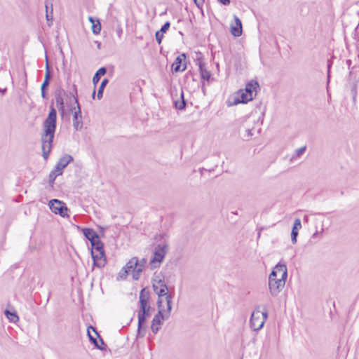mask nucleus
Masks as SVG:
<instances>
[{"mask_svg": "<svg viewBox=\"0 0 359 359\" xmlns=\"http://www.w3.org/2000/svg\"><path fill=\"white\" fill-rule=\"evenodd\" d=\"M56 110L51 107L48 117L43 122V133L41 135L42 151L44 159H47L52 149V142L56 128Z\"/></svg>", "mask_w": 359, "mask_h": 359, "instance_id": "nucleus-1", "label": "nucleus"}, {"mask_svg": "<svg viewBox=\"0 0 359 359\" xmlns=\"http://www.w3.org/2000/svg\"><path fill=\"white\" fill-rule=\"evenodd\" d=\"M147 264L146 259L143 258L138 260L136 257H132L120 271L118 276L121 278H125L126 276L131 273L135 280H138Z\"/></svg>", "mask_w": 359, "mask_h": 359, "instance_id": "nucleus-2", "label": "nucleus"}, {"mask_svg": "<svg viewBox=\"0 0 359 359\" xmlns=\"http://www.w3.org/2000/svg\"><path fill=\"white\" fill-rule=\"evenodd\" d=\"M167 309L165 310L163 307H158V311L154 316L152 321L151 329V331L156 334L161 329V325L162 324V321L165 320H168L170 316V313L172 311L171 306V298L170 297H167Z\"/></svg>", "mask_w": 359, "mask_h": 359, "instance_id": "nucleus-3", "label": "nucleus"}, {"mask_svg": "<svg viewBox=\"0 0 359 359\" xmlns=\"http://www.w3.org/2000/svg\"><path fill=\"white\" fill-rule=\"evenodd\" d=\"M153 289L155 293L158 295L157 306H163V298L165 297L167 302V297H170L172 299L170 294L168 293V287L163 279L160 276H156L152 280Z\"/></svg>", "mask_w": 359, "mask_h": 359, "instance_id": "nucleus-4", "label": "nucleus"}, {"mask_svg": "<svg viewBox=\"0 0 359 359\" xmlns=\"http://www.w3.org/2000/svg\"><path fill=\"white\" fill-rule=\"evenodd\" d=\"M285 272L283 273L282 277L278 278L275 276V272L271 271L269 276V288L272 296H277L283 289L286 283Z\"/></svg>", "mask_w": 359, "mask_h": 359, "instance_id": "nucleus-5", "label": "nucleus"}, {"mask_svg": "<svg viewBox=\"0 0 359 359\" xmlns=\"http://www.w3.org/2000/svg\"><path fill=\"white\" fill-rule=\"evenodd\" d=\"M267 318L266 311H260L259 309H256L252 313L250 320L251 328L255 331L262 329Z\"/></svg>", "mask_w": 359, "mask_h": 359, "instance_id": "nucleus-6", "label": "nucleus"}, {"mask_svg": "<svg viewBox=\"0 0 359 359\" xmlns=\"http://www.w3.org/2000/svg\"><path fill=\"white\" fill-rule=\"evenodd\" d=\"M168 250V245L167 244L163 243L158 245V246L155 248L154 257L150 261L151 269H155L159 266L160 263H161L163 260Z\"/></svg>", "mask_w": 359, "mask_h": 359, "instance_id": "nucleus-7", "label": "nucleus"}, {"mask_svg": "<svg viewBox=\"0 0 359 359\" xmlns=\"http://www.w3.org/2000/svg\"><path fill=\"white\" fill-rule=\"evenodd\" d=\"M252 100V96L245 93L243 90H238L233 96L227 101L229 107L234 106L240 103H246Z\"/></svg>", "mask_w": 359, "mask_h": 359, "instance_id": "nucleus-8", "label": "nucleus"}, {"mask_svg": "<svg viewBox=\"0 0 359 359\" xmlns=\"http://www.w3.org/2000/svg\"><path fill=\"white\" fill-rule=\"evenodd\" d=\"M48 205L55 214H58L62 217H65L67 215L68 209L60 201L57 199L50 200Z\"/></svg>", "mask_w": 359, "mask_h": 359, "instance_id": "nucleus-9", "label": "nucleus"}, {"mask_svg": "<svg viewBox=\"0 0 359 359\" xmlns=\"http://www.w3.org/2000/svg\"><path fill=\"white\" fill-rule=\"evenodd\" d=\"M74 102L76 104V110L74 111L73 115V127L76 130H79L83 127L82 116L80 105L79 104L77 98L74 94H72Z\"/></svg>", "mask_w": 359, "mask_h": 359, "instance_id": "nucleus-10", "label": "nucleus"}, {"mask_svg": "<svg viewBox=\"0 0 359 359\" xmlns=\"http://www.w3.org/2000/svg\"><path fill=\"white\" fill-rule=\"evenodd\" d=\"M185 59L186 55L184 53L177 56L172 65V71L173 72H184L187 68Z\"/></svg>", "mask_w": 359, "mask_h": 359, "instance_id": "nucleus-11", "label": "nucleus"}, {"mask_svg": "<svg viewBox=\"0 0 359 359\" xmlns=\"http://www.w3.org/2000/svg\"><path fill=\"white\" fill-rule=\"evenodd\" d=\"M91 255H92V258L93 259V263H94L95 266H96L99 268H102V267L104 266V265L106 264V262H107L104 250L97 252L91 251Z\"/></svg>", "mask_w": 359, "mask_h": 359, "instance_id": "nucleus-12", "label": "nucleus"}, {"mask_svg": "<svg viewBox=\"0 0 359 359\" xmlns=\"http://www.w3.org/2000/svg\"><path fill=\"white\" fill-rule=\"evenodd\" d=\"M72 161L73 158L71 155L65 154L60 158L58 163L55 165L54 170H55L57 174L62 175L63 169L66 168V166Z\"/></svg>", "mask_w": 359, "mask_h": 359, "instance_id": "nucleus-13", "label": "nucleus"}, {"mask_svg": "<svg viewBox=\"0 0 359 359\" xmlns=\"http://www.w3.org/2000/svg\"><path fill=\"white\" fill-rule=\"evenodd\" d=\"M149 299V293L145 289H142L140 293V310L142 312H149L150 306L147 305Z\"/></svg>", "mask_w": 359, "mask_h": 359, "instance_id": "nucleus-14", "label": "nucleus"}, {"mask_svg": "<svg viewBox=\"0 0 359 359\" xmlns=\"http://www.w3.org/2000/svg\"><path fill=\"white\" fill-rule=\"evenodd\" d=\"M196 60L198 61L197 64L199 67L200 74H201V78L204 80L209 81V79H210V76H211V74L206 69L205 64L203 62V60L201 58V55H197Z\"/></svg>", "mask_w": 359, "mask_h": 359, "instance_id": "nucleus-15", "label": "nucleus"}, {"mask_svg": "<svg viewBox=\"0 0 359 359\" xmlns=\"http://www.w3.org/2000/svg\"><path fill=\"white\" fill-rule=\"evenodd\" d=\"M231 32L234 36H239L242 34L241 20L236 15H234V25H231Z\"/></svg>", "mask_w": 359, "mask_h": 359, "instance_id": "nucleus-16", "label": "nucleus"}, {"mask_svg": "<svg viewBox=\"0 0 359 359\" xmlns=\"http://www.w3.org/2000/svg\"><path fill=\"white\" fill-rule=\"evenodd\" d=\"M272 271L275 272V276L278 278L282 277L283 273L285 272L286 278H287V269L285 264L279 262L274 266Z\"/></svg>", "mask_w": 359, "mask_h": 359, "instance_id": "nucleus-17", "label": "nucleus"}, {"mask_svg": "<svg viewBox=\"0 0 359 359\" xmlns=\"http://www.w3.org/2000/svg\"><path fill=\"white\" fill-rule=\"evenodd\" d=\"M302 228L301 220L299 218L294 219V225L291 232V240L292 243L297 242V236L298 235V230Z\"/></svg>", "mask_w": 359, "mask_h": 359, "instance_id": "nucleus-18", "label": "nucleus"}, {"mask_svg": "<svg viewBox=\"0 0 359 359\" xmlns=\"http://www.w3.org/2000/svg\"><path fill=\"white\" fill-rule=\"evenodd\" d=\"M65 94V92L62 89L57 90L55 93V103L59 110H64L63 95Z\"/></svg>", "mask_w": 359, "mask_h": 359, "instance_id": "nucleus-19", "label": "nucleus"}, {"mask_svg": "<svg viewBox=\"0 0 359 359\" xmlns=\"http://www.w3.org/2000/svg\"><path fill=\"white\" fill-rule=\"evenodd\" d=\"M149 315L148 311L142 312L141 311H139L138 313V328H137V334L140 335L141 337H143L144 334H141V328L142 325L146 321L147 317H148Z\"/></svg>", "mask_w": 359, "mask_h": 359, "instance_id": "nucleus-20", "label": "nucleus"}, {"mask_svg": "<svg viewBox=\"0 0 359 359\" xmlns=\"http://www.w3.org/2000/svg\"><path fill=\"white\" fill-rule=\"evenodd\" d=\"M259 87V84L257 81H251L247 83L245 88L243 90L245 93L249 94L253 97L254 91Z\"/></svg>", "mask_w": 359, "mask_h": 359, "instance_id": "nucleus-21", "label": "nucleus"}, {"mask_svg": "<svg viewBox=\"0 0 359 359\" xmlns=\"http://www.w3.org/2000/svg\"><path fill=\"white\" fill-rule=\"evenodd\" d=\"M89 21L92 24V31L94 34H99L101 31V24L98 19H95L92 16H89Z\"/></svg>", "mask_w": 359, "mask_h": 359, "instance_id": "nucleus-22", "label": "nucleus"}, {"mask_svg": "<svg viewBox=\"0 0 359 359\" xmlns=\"http://www.w3.org/2000/svg\"><path fill=\"white\" fill-rule=\"evenodd\" d=\"M83 233L85 237L91 242L98 238L97 234L95 231L91 229L85 228L83 229Z\"/></svg>", "mask_w": 359, "mask_h": 359, "instance_id": "nucleus-23", "label": "nucleus"}, {"mask_svg": "<svg viewBox=\"0 0 359 359\" xmlns=\"http://www.w3.org/2000/svg\"><path fill=\"white\" fill-rule=\"evenodd\" d=\"M306 146H303L299 149H297L290 159V163H293L295 161H297L298 158H301L302 156L306 151Z\"/></svg>", "mask_w": 359, "mask_h": 359, "instance_id": "nucleus-24", "label": "nucleus"}, {"mask_svg": "<svg viewBox=\"0 0 359 359\" xmlns=\"http://www.w3.org/2000/svg\"><path fill=\"white\" fill-rule=\"evenodd\" d=\"M106 72L107 69L105 67H101L97 71L93 78V83L95 86L99 82L101 76L104 75Z\"/></svg>", "mask_w": 359, "mask_h": 359, "instance_id": "nucleus-25", "label": "nucleus"}, {"mask_svg": "<svg viewBox=\"0 0 359 359\" xmlns=\"http://www.w3.org/2000/svg\"><path fill=\"white\" fill-rule=\"evenodd\" d=\"M93 247L92 251L95 252L104 251L103 243L100 241L99 238L91 242Z\"/></svg>", "mask_w": 359, "mask_h": 359, "instance_id": "nucleus-26", "label": "nucleus"}, {"mask_svg": "<svg viewBox=\"0 0 359 359\" xmlns=\"http://www.w3.org/2000/svg\"><path fill=\"white\" fill-rule=\"evenodd\" d=\"M89 329H92V330H93V331L95 333V334H96L97 336H98V337H99L98 333L97 332L96 330H95L94 327H93L92 326H90V327L88 328V337H89L90 341H91V342L95 345V347H97V348H99V349H101V350H102V348L99 345V344H98V342H97V341L96 338L93 337L90 334Z\"/></svg>", "mask_w": 359, "mask_h": 359, "instance_id": "nucleus-27", "label": "nucleus"}, {"mask_svg": "<svg viewBox=\"0 0 359 359\" xmlns=\"http://www.w3.org/2000/svg\"><path fill=\"white\" fill-rule=\"evenodd\" d=\"M5 315L7 317V318L12 323H16L19 320V317L16 312H11L8 310L5 311Z\"/></svg>", "mask_w": 359, "mask_h": 359, "instance_id": "nucleus-28", "label": "nucleus"}, {"mask_svg": "<svg viewBox=\"0 0 359 359\" xmlns=\"http://www.w3.org/2000/svg\"><path fill=\"white\" fill-rule=\"evenodd\" d=\"M108 83L109 80L107 79H104L102 81L97 94L98 100L102 97L104 89Z\"/></svg>", "mask_w": 359, "mask_h": 359, "instance_id": "nucleus-29", "label": "nucleus"}, {"mask_svg": "<svg viewBox=\"0 0 359 359\" xmlns=\"http://www.w3.org/2000/svg\"><path fill=\"white\" fill-rule=\"evenodd\" d=\"M181 98H182V100L181 101H176L175 104V107L177 109H180V110H182L183 109L185 106H186V102L184 100V93L182 91L181 92V95H180Z\"/></svg>", "mask_w": 359, "mask_h": 359, "instance_id": "nucleus-30", "label": "nucleus"}, {"mask_svg": "<svg viewBox=\"0 0 359 359\" xmlns=\"http://www.w3.org/2000/svg\"><path fill=\"white\" fill-rule=\"evenodd\" d=\"M351 94L353 97V102H355L357 95H358V86L357 83L355 82L352 84L351 88Z\"/></svg>", "mask_w": 359, "mask_h": 359, "instance_id": "nucleus-31", "label": "nucleus"}, {"mask_svg": "<svg viewBox=\"0 0 359 359\" xmlns=\"http://www.w3.org/2000/svg\"><path fill=\"white\" fill-rule=\"evenodd\" d=\"M60 175V174H57V172L55 171V170H52L50 174H49V176H48V182H49V184H51L53 186V183H54V181L55 180V178Z\"/></svg>", "mask_w": 359, "mask_h": 359, "instance_id": "nucleus-32", "label": "nucleus"}, {"mask_svg": "<svg viewBox=\"0 0 359 359\" xmlns=\"http://www.w3.org/2000/svg\"><path fill=\"white\" fill-rule=\"evenodd\" d=\"M46 20L48 21L52 20H53V8H51V11L49 13L48 11V5L46 4Z\"/></svg>", "mask_w": 359, "mask_h": 359, "instance_id": "nucleus-33", "label": "nucleus"}, {"mask_svg": "<svg viewBox=\"0 0 359 359\" xmlns=\"http://www.w3.org/2000/svg\"><path fill=\"white\" fill-rule=\"evenodd\" d=\"M163 33L158 31L156 33V40L158 43H161L163 39Z\"/></svg>", "mask_w": 359, "mask_h": 359, "instance_id": "nucleus-34", "label": "nucleus"}, {"mask_svg": "<svg viewBox=\"0 0 359 359\" xmlns=\"http://www.w3.org/2000/svg\"><path fill=\"white\" fill-rule=\"evenodd\" d=\"M50 79V73L48 65H46V74H45V79H44V81H46L49 82Z\"/></svg>", "mask_w": 359, "mask_h": 359, "instance_id": "nucleus-35", "label": "nucleus"}, {"mask_svg": "<svg viewBox=\"0 0 359 359\" xmlns=\"http://www.w3.org/2000/svg\"><path fill=\"white\" fill-rule=\"evenodd\" d=\"M170 22H166L161 27V29L159 30V32H162V33H165L170 27Z\"/></svg>", "mask_w": 359, "mask_h": 359, "instance_id": "nucleus-36", "label": "nucleus"}, {"mask_svg": "<svg viewBox=\"0 0 359 359\" xmlns=\"http://www.w3.org/2000/svg\"><path fill=\"white\" fill-rule=\"evenodd\" d=\"M122 29L120 26H117L116 28V32L117 34L118 37H121V35L122 34Z\"/></svg>", "mask_w": 359, "mask_h": 359, "instance_id": "nucleus-37", "label": "nucleus"}, {"mask_svg": "<svg viewBox=\"0 0 359 359\" xmlns=\"http://www.w3.org/2000/svg\"><path fill=\"white\" fill-rule=\"evenodd\" d=\"M196 5L200 8L201 6H203V3H204V0H194Z\"/></svg>", "mask_w": 359, "mask_h": 359, "instance_id": "nucleus-38", "label": "nucleus"}, {"mask_svg": "<svg viewBox=\"0 0 359 359\" xmlns=\"http://www.w3.org/2000/svg\"><path fill=\"white\" fill-rule=\"evenodd\" d=\"M246 135H245V137H250L252 136V130L250 129H247L245 130Z\"/></svg>", "mask_w": 359, "mask_h": 359, "instance_id": "nucleus-39", "label": "nucleus"}, {"mask_svg": "<svg viewBox=\"0 0 359 359\" xmlns=\"http://www.w3.org/2000/svg\"><path fill=\"white\" fill-rule=\"evenodd\" d=\"M218 1L225 6L230 4V0H218Z\"/></svg>", "mask_w": 359, "mask_h": 359, "instance_id": "nucleus-40", "label": "nucleus"}, {"mask_svg": "<svg viewBox=\"0 0 359 359\" xmlns=\"http://www.w3.org/2000/svg\"><path fill=\"white\" fill-rule=\"evenodd\" d=\"M49 85V82L46 81H43L41 89L45 90V88Z\"/></svg>", "mask_w": 359, "mask_h": 359, "instance_id": "nucleus-41", "label": "nucleus"}, {"mask_svg": "<svg viewBox=\"0 0 359 359\" xmlns=\"http://www.w3.org/2000/svg\"><path fill=\"white\" fill-rule=\"evenodd\" d=\"M41 96H42V97L44 98V99H46L47 97H46V94L45 93V90H43V89H41Z\"/></svg>", "mask_w": 359, "mask_h": 359, "instance_id": "nucleus-42", "label": "nucleus"}, {"mask_svg": "<svg viewBox=\"0 0 359 359\" xmlns=\"http://www.w3.org/2000/svg\"><path fill=\"white\" fill-rule=\"evenodd\" d=\"M323 229H322V231L320 232H318V231H316V233H313V236L315 237V236H318V235L319 234H322L323 233Z\"/></svg>", "mask_w": 359, "mask_h": 359, "instance_id": "nucleus-43", "label": "nucleus"}, {"mask_svg": "<svg viewBox=\"0 0 359 359\" xmlns=\"http://www.w3.org/2000/svg\"><path fill=\"white\" fill-rule=\"evenodd\" d=\"M7 89L6 88H4V89H1L0 88V93L2 94V95H4L6 92Z\"/></svg>", "mask_w": 359, "mask_h": 359, "instance_id": "nucleus-44", "label": "nucleus"}, {"mask_svg": "<svg viewBox=\"0 0 359 359\" xmlns=\"http://www.w3.org/2000/svg\"><path fill=\"white\" fill-rule=\"evenodd\" d=\"M73 88L74 92L76 94V88L75 85L73 86Z\"/></svg>", "mask_w": 359, "mask_h": 359, "instance_id": "nucleus-45", "label": "nucleus"}, {"mask_svg": "<svg viewBox=\"0 0 359 359\" xmlns=\"http://www.w3.org/2000/svg\"><path fill=\"white\" fill-rule=\"evenodd\" d=\"M95 90H94L93 95H92L93 98H95Z\"/></svg>", "mask_w": 359, "mask_h": 359, "instance_id": "nucleus-46", "label": "nucleus"}, {"mask_svg": "<svg viewBox=\"0 0 359 359\" xmlns=\"http://www.w3.org/2000/svg\"><path fill=\"white\" fill-rule=\"evenodd\" d=\"M59 49H60V52L61 53H62V50L61 46H59Z\"/></svg>", "mask_w": 359, "mask_h": 359, "instance_id": "nucleus-47", "label": "nucleus"}, {"mask_svg": "<svg viewBox=\"0 0 359 359\" xmlns=\"http://www.w3.org/2000/svg\"><path fill=\"white\" fill-rule=\"evenodd\" d=\"M100 343H101L102 344H104V341H103V340H102V339H100Z\"/></svg>", "mask_w": 359, "mask_h": 359, "instance_id": "nucleus-48", "label": "nucleus"}, {"mask_svg": "<svg viewBox=\"0 0 359 359\" xmlns=\"http://www.w3.org/2000/svg\"><path fill=\"white\" fill-rule=\"evenodd\" d=\"M274 48H275L276 50H278V48L277 46H275Z\"/></svg>", "mask_w": 359, "mask_h": 359, "instance_id": "nucleus-49", "label": "nucleus"}, {"mask_svg": "<svg viewBox=\"0 0 359 359\" xmlns=\"http://www.w3.org/2000/svg\"><path fill=\"white\" fill-rule=\"evenodd\" d=\"M259 236H260V232H259V233H258V238H259Z\"/></svg>", "mask_w": 359, "mask_h": 359, "instance_id": "nucleus-50", "label": "nucleus"}]
</instances>
